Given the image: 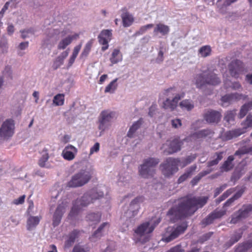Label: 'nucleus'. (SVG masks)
<instances>
[{
    "instance_id": "f257e3e1",
    "label": "nucleus",
    "mask_w": 252,
    "mask_h": 252,
    "mask_svg": "<svg viewBox=\"0 0 252 252\" xmlns=\"http://www.w3.org/2000/svg\"><path fill=\"white\" fill-rule=\"evenodd\" d=\"M208 199V196L196 197L187 195L182 197L178 204L168 211L167 215L173 216V219L176 220L190 216L198 209L202 208Z\"/></svg>"
},
{
    "instance_id": "f03ea898",
    "label": "nucleus",
    "mask_w": 252,
    "mask_h": 252,
    "mask_svg": "<svg viewBox=\"0 0 252 252\" xmlns=\"http://www.w3.org/2000/svg\"><path fill=\"white\" fill-rule=\"evenodd\" d=\"M103 192L98 190L96 188L88 191L80 199L75 200L68 217L70 218L75 217L79 213L82 207H86L91 203H93L96 200L103 197Z\"/></svg>"
},
{
    "instance_id": "7ed1b4c3",
    "label": "nucleus",
    "mask_w": 252,
    "mask_h": 252,
    "mask_svg": "<svg viewBox=\"0 0 252 252\" xmlns=\"http://www.w3.org/2000/svg\"><path fill=\"white\" fill-rule=\"evenodd\" d=\"M194 81L197 88H202L206 85L216 86L221 82L220 79L213 71L207 69L196 74Z\"/></svg>"
},
{
    "instance_id": "20e7f679",
    "label": "nucleus",
    "mask_w": 252,
    "mask_h": 252,
    "mask_svg": "<svg viewBox=\"0 0 252 252\" xmlns=\"http://www.w3.org/2000/svg\"><path fill=\"white\" fill-rule=\"evenodd\" d=\"M159 162L158 158H148L144 159L139 167V175L144 178L153 177L156 173L155 167Z\"/></svg>"
},
{
    "instance_id": "39448f33",
    "label": "nucleus",
    "mask_w": 252,
    "mask_h": 252,
    "mask_svg": "<svg viewBox=\"0 0 252 252\" xmlns=\"http://www.w3.org/2000/svg\"><path fill=\"white\" fill-rule=\"evenodd\" d=\"M92 178L90 172L86 170H81L73 175L71 179L66 184V187L78 188L87 184Z\"/></svg>"
},
{
    "instance_id": "423d86ee",
    "label": "nucleus",
    "mask_w": 252,
    "mask_h": 252,
    "mask_svg": "<svg viewBox=\"0 0 252 252\" xmlns=\"http://www.w3.org/2000/svg\"><path fill=\"white\" fill-rule=\"evenodd\" d=\"M180 162L179 158H167L159 166L162 174L166 177L172 176L178 170V165Z\"/></svg>"
},
{
    "instance_id": "0eeeda50",
    "label": "nucleus",
    "mask_w": 252,
    "mask_h": 252,
    "mask_svg": "<svg viewBox=\"0 0 252 252\" xmlns=\"http://www.w3.org/2000/svg\"><path fill=\"white\" fill-rule=\"evenodd\" d=\"M115 115L114 112L108 110H103L100 113L98 120V128L101 132H104L111 126Z\"/></svg>"
},
{
    "instance_id": "6e6552de",
    "label": "nucleus",
    "mask_w": 252,
    "mask_h": 252,
    "mask_svg": "<svg viewBox=\"0 0 252 252\" xmlns=\"http://www.w3.org/2000/svg\"><path fill=\"white\" fill-rule=\"evenodd\" d=\"M188 227L187 222H183L181 224L177 226L176 227L167 228V232H170L168 235H165L162 240L163 241L168 243L177 238L180 235L184 233Z\"/></svg>"
},
{
    "instance_id": "1a4fd4ad",
    "label": "nucleus",
    "mask_w": 252,
    "mask_h": 252,
    "mask_svg": "<svg viewBox=\"0 0 252 252\" xmlns=\"http://www.w3.org/2000/svg\"><path fill=\"white\" fill-rule=\"evenodd\" d=\"M183 141L179 138H175L172 140H167L165 144L163 145L162 148L165 149L164 153L166 155H171L176 153L181 149Z\"/></svg>"
},
{
    "instance_id": "9d476101",
    "label": "nucleus",
    "mask_w": 252,
    "mask_h": 252,
    "mask_svg": "<svg viewBox=\"0 0 252 252\" xmlns=\"http://www.w3.org/2000/svg\"><path fill=\"white\" fill-rule=\"evenodd\" d=\"M14 131V123L11 119H7L2 124L0 128V137L3 139L11 137Z\"/></svg>"
},
{
    "instance_id": "9b49d317",
    "label": "nucleus",
    "mask_w": 252,
    "mask_h": 252,
    "mask_svg": "<svg viewBox=\"0 0 252 252\" xmlns=\"http://www.w3.org/2000/svg\"><path fill=\"white\" fill-rule=\"evenodd\" d=\"M112 33L111 30H102L98 36L99 43L102 45L101 51L104 52L108 49L109 42L112 39Z\"/></svg>"
},
{
    "instance_id": "f8f14e48",
    "label": "nucleus",
    "mask_w": 252,
    "mask_h": 252,
    "mask_svg": "<svg viewBox=\"0 0 252 252\" xmlns=\"http://www.w3.org/2000/svg\"><path fill=\"white\" fill-rule=\"evenodd\" d=\"M252 211V204L244 205L241 209L235 213L232 216L230 222L236 223L240 220L248 217L249 213Z\"/></svg>"
},
{
    "instance_id": "ddd939ff",
    "label": "nucleus",
    "mask_w": 252,
    "mask_h": 252,
    "mask_svg": "<svg viewBox=\"0 0 252 252\" xmlns=\"http://www.w3.org/2000/svg\"><path fill=\"white\" fill-rule=\"evenodd\" d=\"M228 69L232 77L238 78L239 75L244 71L243 63L238 60L232 61L228 65Z\"/></svg>"
},
{
    "instance_id": "4468645a",
    "label": "nucleus",
    "mask_w": 252,
    "mask_h": 252,
    "mask_svg": "<svg viewBox=\"0 0 252 252\" xmlns=\"http://www.w3.org/2000/svg\"><path fill=\"white\" fill-rule=\"evenodd\" d=\"M204 119L210 124H217L221 120V113L218 111L209 110L203 114Z\"/></svg>"
},
{
    "instance_id": "2eb2a0df",
    "label": "nucleus",
    "mask_w": 252,
    "mask_h": 252,
    "mask_svg": "<svg viewBox=\"0 0 252 252\" xmlns=\"http://www.w3.org/2000/svg\"><path fill=\"white\" fill-rule=\"evenodd\" d=\"M160 221V219H159L155 225H150V222H146L143 223L135 230V233L139 236H142L145 234L151 233L153 231L155 227Z\"/></svg>"
},
{
    "instance_id": "dca6fc26",
    "label": "nucleus",
    "mask_w": 252,
    "mask_h": 252,
    "mask_svg": "<svg viewBox=\"0 0 252 252\" xmlns=\"http://www.w3.org/2000/svg\"><path fill=\"white\" fill-rule=\"evenodd\" d=\"M66 205L65 204L62 203L59 204L53 215V225L56 227L59 225L61 222L62 217L65 212Z\"/></svg>"
},
{
    "instance_id": "f3484780",
    "label": "nucleus",
    "mask_w": 252,
    "mask_h": 252,
    "mask_svg": "<svg viewBox=\"0 0 252 252\" xmlns=\"http://www.w3.org/2000/svg\"><path fill=\"white\" fill-rule=\"evenodd\" d=\"M144 198L143 196H138L134 199L129 204L128 212L131 213L130 217H133L137 215L140 208V203L144 201Z\"/></svg>"
},
{
    "instance_id": "a211bd4d",
    "label": "nucleus",
    "mask_w": 252,
    "mask_h": 252,
    "mask_svg": "<svg viewBox=\"0 0 252 252\" xmlns=\"http://www.w3.org/2000/svg\"><path fill=\"white\" fill-rule=\"evenodd\" d=\"M249 142L250 140L249 139L241 141L239 143L241 146V147L235 152L234 156L241 157V156L245 154L252 155V145H249L247 144V143Z\"/></svg>"
},
{
    "instance_id": "6ab92c4d",
    "label": "nucleus",
    "mask_w": 252,
    "mask_h": 252,
    "mask_svg": "<svg viewBox=\"0 0 252 252\" xmlns=\"http://www.w3.org/2000/svg\"><path fill=\"white\" fill-rule=\"evenodd\" d=\"M246 132L245 129L236 128L228 130L224 132L221 135V138L223 140L228 141L233 138H236L241 134Z\"/></svg>"
},
{
    "instance_id": "aec40b11",
    "label": "nucleus",
    "mask_w": 252,
    "mask_h": 252,
    "mask_svg": "<svg viewBox=\"0 0 252 252\" xmlns=\"http://www.w3.org/2000/svg\"><path fill=\"white\" fill-rule=\"evenodd\" d=\"M77 153V149L71 145L66 146L63 150L62 155L65 160L70 161L73 160Z\"/></svg>"
},
{
    "instance_id": "412c9836",
    "label": "nucleus",
    "mask_w": 252,
    "mask_h": 252,
    "mask_svg": "<svg viewBox=\"0 0 252 252\" xmlns=\"http://www.w3.org/2000/svg\"><path fill=\"white\" fill-rule=\"evenodd\" d=\"M184 94L182 95L176 94L172 100L167 98L163 103V107L165 109H170L171 111L174 110L176 108L179 100L184 97Z\"/></svg>"
},
{
    "instance_id": "4be33fe9",
    "label": "nucleus",
    "mask_w": 252,
    "mask_h": 252,
    "mask_svg": "<svg viewBox=\"0 0 252 252\" xmlns=\"http://www.w3.org/2000/svg\"><path fill=\"white\" fill-rule=\"evenodd\" d=\"M81 231L77 229H74L70 232L67 236L66 239L64 242V248L68 249L71 247L74 243L76 239L80 235Z\"/></svg>"
},
{
    "instance_id": "5701e85b",
    "label": "nucleus",
    "mask_w": 252,
    "mask_h": 252,
    "mask_svg": "<svg viewBox=\"0 0 252 252\" xmlns=\"http://www.w3.org/2000/svg\"><path fill=\"white\" fill-rule=\"evenodd\" d=\"M244 98V95L241 94L232 93L222 96L221 98V101L223 103L231 104Z\"/></svg>"
},
{
    "instance_id": "b1692460",
    "label": "nucleus",
    "mask_w": 252,
    "mask_h": 252,
    "mask_svg": "<svg viewBox=\"0 0 252 252\" xmlns=\"http://www.w3.org/2000/svg\"><path fill=\"white\" fill-rule=\"evenodd\" d=\"M243 234V231L241 229L234 231L231 236L230 240L225 244L224 247L228 248L237 243L242 238Z\"/></svg>"
},
{
    "instance_id": "393cba45",
    "label": "nucleus",
    "mask_w": 252,
    "mask_h": 252,
    "mask_svg": "<svg viewBox=\"0 0 252 252\" xmlns=\"http://www.w3.org/2000/svg\"><path fill=\"white\" fill-rule=\"evenodd\" d=\"M41 216H30L27 221V228L28 230H31L35 228L39 223L41 219Z\"/></svg>"
},
{
    "instance_id": "a878e982",
    "label": "nucleus",
    "mask_w": 252,
    "mask_h": 252,
    "mask_svg": "<svg viewBox=\"0 0 252 252\" xmlns=\"http://www.w3.org/2000/svg\"><path fill=\"white\" fill-rule=\"evenodd\" d=\"M110 224L108 222H103L98 229L90 237V240L92 242H95L97 239H100L102 236V230L105 227H109Z\"/></svg>"
},
{
    "instance_id": "bb28decb",
    "label": "nucleus",
    "mask_w": 252,
    "mask_h": 252,
    "mask_svg": "<svg viewBox=\"0 0 252 252\" xmlns=\"http://www.w3.org/2000/svg\"><path fill=\"white\" fill-rule=\"evenodd\" d=\"M170 31L169 27L164 24L159 23L156 25L154 30V33L157 34L160 33L162 35H167Z\"/></svg>"
},
{
    "instance_id": "cd10ccee",
    "label": "nucleus",
    "mask_w": 252,
    "mask_h": 252,
    "mask_svg": "<svg viewBox=\"0 0 252 252\" xmlns=\"http://www.w3.org/2000/svg\"><path fill=\"white\" fill-rule=\"evenodd\" d=\"M234 160V156H229L221 166V170L222 171L227 172L232 169L234 167V164L233 163Z\"/></svg>"
},
{
    "instance_id": "c85d7f7f",
    "label": "nucleus",
    "mask_w": 252,
    "mask_h": 252,
    "mask_svg": "<svg viewBox=\"0 0 252 252\" xmlns=\"http://www.w3.org/2000/svg\"><path fill=\"white\" fill-rule=\"evenodd\" d=\"M212 133V131L209 129H203L192 133L190 137L194 140L203 138Z\"/></svg>"
},
{
    "instance_id": "c756f323",
    "label": "nucleus",
    "mask_w": 252,
    "mask_h": 252,
    "mask_svg": "<svg viewBox=\"0 0 252 252\" xmlns=\"http://www.w3.org/2000/svg\"><path fill=\"white\" fill-rule=\"evenodd\" d=\"M123 60V55L118 49H114L110 58V61L112 64H116L121 62Z\"/></svg>"
},
{
    "instance_id": "7c9ffc66",
    "label": "nucleus",
    "mask_w": 252,
    "mask_h": 252,
    "mask_svg": "<svg viewBox=\"0 0 252 252\" xmlns=\"http://www.w3.org/2000/svg\"><path fill=\"white\" fill-rule=\"evenodd\" d=\"M252 250V240H249L240 244L235 250V252H246Z\"/></svg>"
},
{
    "instance_id": "2f4dec72",
    "label": "nucleus",
    "mask_w": 252,
    "mask_h": 252,
    "mask_svg": "<svg viewBox=\"0 0 252 252\" xmlns=\"http://www.w3.org/2000/svg\"><path fill=\"white\" fill-rule=\"evenodd\" d=\"M245 189V187L241 189L232 197L228 199L224 203L223 207L225 208L230 206L235 200L240 198L244 193Z\"/></svg>"
},
{
    "instance_id": "473e14b6",
    "label": "nucleus",
    "mask_w": 252,
    "mask_h": 252,
    "mask_svg": "<svg viewBox=\"0 0 252 252\" xmlns=\"http://www.w3.org/2000/svg\"><path fill=\"white\" fill-rule=\"evenodd\" d=\"M48 151V149L45 148L40 153L41 156L39 159L38 164L41 167L45 166V163L49 159V156Z\"/></svg>"
},
{
    "instance_id": "72a5a7b5",
    "label": "nucleus",
    "mask_w": 252,
    "mask_h": 252,
    "mask_svg": "<svg viewBox=\"0 0 252 252\" xmlns=\"http://www.w3.org/2000/svg\"><path fill=\"white\" fill-rule=\"evenodd\" d=\"M142 123L143 120L141 118L138 120L137 122H135L130 127L127 132V136L130 138L132 137L134 133L140 127Z\"/></svg>"
},
{
    "instance_id": "f704fd0d",
    "label": "nucleus",
    "mask_w": 252,
    "mask_h": 252,
    "mask_svg": "<svg viewBox=\"0 0 252 252\" xmlns=\"http://www.w3.org/2000/svg\"><path fill=\"white\" fill-rule=\"evenodd\" d=\"M123 26L125 27L130 26L133 22V18L131 15L126 12L122 15Z\"/></svg>"
},
{
    "instance_id": "c9c22d12",
    "label": "nucleus",
    "mask_w": 252,
    "mask_h": 252,
    "mask_svg": "<svg viewBox=\"0 0 252 252\" xmlns=\"http://www.w3.org/2000/svg\"><path fill=\"white\" fill-rule=\"evenodd\" d=\"M101 214L99 213H92L88 214L86 216V220L88 221L92 222L94 223H97L100 221Z\"/></svg>"
},
{
    "instance_id": "e433bc0d",
    "label": "nucleus",
    "mask_w": 252,
    "mask_h": 252,
    "mask_svg": "<svg viewBox=\"0 0 252 252\" xmlns=\"http://www.w3.org/2000/svg\"><path fill=\"white\" fill-rule=\"evenodd\" d=\"M252 109V101H251L243 105L240 111L239 114V117L240 119L243 118L246 116L249 111Z\"/></svg>"
},
{
    "instance_id": "4c0bfd02",
    "label": "nucleus",
    "mask_w": 252,
    "mask_h": 252,
    "mask_svg": "<svg viewBox=\"0 0 252 252\" xmlns=\"http://www.w3.org/2000/svg\"><path fill=\"white\" fill-rule=\"evenodd\" d=\"M118 78H115L112 80L106 87L104 90L105 93H109L110 94H113L115 91L117 90L118 87V84L117 82Z\"/></svg>"
},
{
    "instance_id": "58836bf2",
    "label": "nucleus",
    "mask_w": 252,
    "mask_h": 252,
    "mask_svg": "<svg viewBox=\"0 0 252 252\" xmlns=\"http://www.w3.org/2000/svg\"><path fill=\"white\" fill-rule=\"evenodd\" d=\"M212 52V49L209 45L202 46L198 50V54L201 57L206 58L209 56Z\"/></svg>"
},
{
    "instance_id": "ea45409f",
    "label": "nucleus",
    "mask_w": 252,
    "mask_h": 252,
    "mask_svg": "<svg viewBox=\"0 0 252 252\" xmlns=\"http://www.w3.org/2000/svg\"><path fill=\"white\" fill-rule=\"evenodd\" d=\"M211 169H208L200 172L191 181V184L192 186H194L196 185L203 177L209 174L211 172Z\"/></svg>"
},
{
    "instance_id": "a19ab883",
    "label": "nucleus",
    "mask_w": 252,
    "mask_h": 252,
    "mask_svg": "<svg viewBox=\"0 0 252 252\" xmlns=\"http://www.w3.org/2000/svg\"><path fill=\"white\" fill-rule=\"evenodd\" d=\"M236 114V110H229L226 112L224 117V120L228 124L233 122Z\"/></svg>"
},
{
    "instance_id": "79ce46f5",
    "label": "nucleus",
    "mask_w": 252,
    "mask_h": 252,
    "mask_svg": "<svg viewBox=\"0 0 252 252\" xmlns=\"http://www.w3.org/2000/svg\"><path fill=\"white\" fill-rule=\"evenodd\" d=\"M94 43V39H92L90 40L85 45L83 50L81 54V58H86L89 54L92 47L93 46V44Z\"/></svg>"
},
{
    "instance_id": "37998d69",
    "label": "nucleus",
    "mask_w": 252,
    "mask_h": 252,
    "mask_svg": "<svg viewBox=\"0 0 252 252\" xmlns=\"http://www.w3.org/2000/svg\"><path fill=\"white\" fill-rule=\"evenodd\" d=\"M180 106L183 109L190 111L194 108V104L191 100L185 99L180 103Z\"/></svg>"
},
{
    "instance_id": "c03bdc74",
    "label": "nucleus",
    "mask_w": 252,
    "mask_h": 252,
    "mask_svg": "<svg viewBox=\"0 0 252 252\" xmlns=\"http://www.w3.org/2000/svg\"><path fill=\"white\" fill-rule=\"evenodd\" d=\"M64 95L63 94H59L56 95L53 98V104L56 106H62L64 104Z\"/></svg>"
},
{
    "instance_id": "a18cd8bd",
    "label": "nucleus",
    "mask_w": 252,
    "mask_h": 252,
    "mask_svg": "<svg viewBox=\"0 0 252 252\" xmlns=\"http://www.w3.org/2000/svg\"><path fill=\"white\" fill-rule=\"evenodd\" d=\"M223 153L222 152L216 153L215 154V156L217 157L216 158L209 161L207 163L208 167H211L214 165L218 164L219 161L222 159L223 158Z\"/></svg>"
},
{
    "instance_id": "49530a36",
    "label": "nucleus",
    "mask_w": 252,
    "mask_h": 252,
    "mask_svg": "<svg viewBox=\"0 0 252 252\" xmlns=\"http://www.w3.org/2000/svg\"><path fill=\"white\" fill-rule=\"evenodd\" d=\"M90 247L88 245L77 244L74 247L72 252H90Z\"/></svg>"
},
{
    "instance_id": "de8ad7c7",
    "label": "nucleus",
    "mask_w": 252,
    "mask_h": 252,
    "mask_svg": "<svg viewBox=\"0 0 252 252\" xmlns=\"http://www.w3.org/2000/svg\"><path fill=\"white\" fill-rule=\"evenodd\" d=\"M72 42V39L69 36L62 39L59 43L58 46V49H64Z\"/></svg>"
},
{
    "instance_id": "09e8293b",
    "label": "nucleus",
    "mask_w": 252,
    "mask_h": 252,
    "mask_svg": "<svg viewBox=\"0 0 252 252\" xmlns=\"http://www.w3.org/2000/svg\"><path fill=\"white\" fill-rule=\"evenodd\" d=\"M243 127L242 129H246L248 127H252V115L249 114L247 116L246 120L242 123Z\"/></svg>"
},
{
    "instance_id": "8fccbe9b",
    "label": "nucleus",
    "mask_w": 252,
    "mask_h": 252,
    "mask_svg": "<svg viewBox=\"0 0 252 252\" xmlns=\"http://www.w3.org/2000/svg\"><path fill=\"white\" fill-rule=\"evenodd\" d=\"M226 213L225 210H220L218 211L215 210L213 212H212L211 214L212 217L214 218V220L217 219H219L224 216Z\"/></svg>"
},
{
    "instance_id": "3c124183",
    "label": "nucleus",
    "mask_w": 252,
    "mask_h": 252,
    "mask_svg": "<svg viewBox=\"0 0 252 252\" xmlns=\"http://www.w3.org/2000/svg\"><path fill=\"white\" fill-rule=\"evenodd\" d=\"M197 157V155L196 154L191 155L188 156L183 161V166H185L188 164L190 163L192 161H193Z\"/></svg>"
},
{
    "instance_id": "603ef678",
    "label": "nucleus",
    "mask_w": 252,
    "mask_h": 252,
    "mask_svg": "<svg viewBox=\"0 0 252 252\" xmlns=\"http://www.w3.org/2000/svg\"><path fill=\"white\" fill-rule=\"evenodd\" d=\"M0 49L1 50L2 53H4L6 52L7 49V40L2 37L0 40Z\"/></svg>"
},
{
    "instance_id": "864d4df0",
    "label": "nucleus",
    "mask_w": 252,
    "mask_h": 252,
    "mask_svg": "<svg viewBox=\"0 0 252 252\" xmlns=\"http://www.w3.org/2000/svg\"><path fill=\"white\" fill-rule=\"evenodd\" d=\"M214 220V218L212 217L211 214H210L207 217L202 220L201 223L202 225L206 226L213 223Z\"/></svg>"
},
{
    "instance_id": "5fc2aeb1",
    "label": "nucleus",
    "mask_w": 252,
    "mask_h": 252,
    "mask_svg": "<svg viewBox=\"0 0 252 252\" xmlns=\"http://www.w3.org/2000/svg\"><path fill=\"white\" fill-rule=\"evenodd\" d=\"M3 74L4 76L9 77L10 79H12V71L11 67L9 66H6L3 72Z\"/></svg>"
},
{
    "instance_id": "6e6d98bb",
    "label": "nucleus",
    "mask_w": 252,
    "mask_h": 252,
    "mask_svg": "<svg viewBox=\"0 0 252 252\" xmlns=\"http://www.w3.org/2000/svg\"><path fill=\"white\" fill-rule=\"evenodd\" d=\"M21 32L22 33L21 37L22 38L25 39L27 37H28V35L26 34L28 33H32L33 34L34 33V31L32 29H28V30H25L23 31H21Z\"/></svg>"
},
{
    "instance_id": "4d7b16f0",
    "label": "nucleus",
    "mask_w": 252,
    "mask_h": 252,
    "mask_svg": "<svg viewBox=\"0 0 252 252\" xmlns=\"http://www.w3.org/2000/svg\"><path fill=\"white\" fill-rule=\"evenodd\" d=\"M171 124L173 127L177 128L182 126L181 121L179 119H176L172 120L171 121Z\"/></svg>"
},
{
    "instance_id": "13d9d810",
    "label": "nucleus",
    "mask_w": 252,
    "mask_h": 252,
    "mask_svg": "<svg viewBox=\"0 0 252 252\" xmlns=\"http://www.w3.org/2000/svg\"><path fill=\"white\" fill-rule=\"evenodd\" d=\"M226 186L227 185L224 184L219 188H216L214 191V197H217L219 194H220V192H221L226 188Z\"/></svg>"
},
{
    "instance_id": "bf43d9fd",
    "label": "nucleus",
    "mask_w": 252,
    "mask_h": 252,
    "mask_svg": "<svg viewBox=\"0 0 252 252\" xmlns=\"http://www.w3.org/2000/svg\"><path fill=\"white\" fill-rule=\"evenodd\" d=\"M190 176L189 175V173H188L187 172H186L184 174L182 175L178 180V183L181 184L184 182L185 181H186L189 177Z\"/></svg>"
},
{
    "instance_id": "052dcab7",
    "label": "nucleus",
    "mask_w": 252,
    "mask_h": 252,
    "mask_svg": "<svg viewBox=\"0 0 252 252\" xmlns=\"http://www.w3.org/2000/svg\"><path fill=\"white\" fill-rule=\"evenodd\" d=\"M25 195H22L18 198L15 199L13 201V203L15 205L22 204L25 201Z\"/></svg>"
},
{
    "instance_id": "680f3d73",
    "label": "nucleus",
    "mask_w": 252,
    "mask_h": 252,
    "mask_svg": "<svg viewBox=\"0 0 252 252\" xmlns=\"http://www.w3.org/2000/svg\"><path fill=\"white\" fill-rule=\"evenodd\" d=\"M175 90L173 88H170L165 91L164 94L167 96H173L175 94Z\"/></svg>"
},
{
    "instance_id": "e2e57ef3",
    "label": "nucleus",
    "mask_w": 252,
    "mask_h": 252,
    "mask_svg": "<svg viewBox=\"0 0 252 252\" xmlns=\"http://www.w3.org/2000/svg\"><path fill=\"white\" fill-rule=\"evenodd\" d=\"M81 47H82V43H80L79 45L76 46L73 49L72 55L75 57H77V56L81 48Z\"/></svg>"
},
{
    "instance_id": "0e129e2a",
    "label": "nucleus",
    "mask_w": 252,
    "mask_h": 252,
    "mask_svg": "<svg viewBox=\"0 0 252 252\" xmlns=\"http://www.w3.org/2000/svg\"><path fill=\"white\" fill-rule=\"evenodd\" d=\"M154 26V25L152 24H150L146 25L145 26H142L139 30V32L141 33H143L145 32L148 29L152 28Z\"/></svg>"
},
{
    "instance_id": "69168bd1",
    "label": "nucleus",
    "mask_w": 252,
    "mask_h": 252,
    "mask_svg": "<svg viewBox=\"0 0 252 252\" xmlns=\"http://www.w3.org/2000/svg\"><path fill=\"white\" fill-rule=\"evenodd\" d=\"M99 149V144L98 143H96L93 146V147L91 148L90 150V153L93 154L94 152H97L98 151Z\"/></svg>"
},
{
    "instance_id": "338daca9",
    "label": "nucleus",
    "mask_w": 252,
    "mask_h": 252,
    "mask_svg": "<svg viewBox=\"0 0 252 252\" xmlns=\"http://www.w3.org/2000/svg\"><path fill=\"white\" fill-rule=\"evenodd\" d=\"M156 110V106L155 105H152L149 108V115L150 117H153L155 114Z\"/></svg>"
},
{
    "instance_id": "774afa93",
    "label": "nucleus",
    "mask_w": 252,
    "mask_h": 252,
    "mask_svg": "<svg viewBox=\"0 0 252 252\" xmlns=\"http://www.w3.org/2000/svg\"><path fill=\"white\" fill-rule=\"evenodd\" d=\"M28 46H29V42L28 41L23 42H21L19 45V48L20 50H24L26 48H27Z\"/></svg>"
}]
</instances>
